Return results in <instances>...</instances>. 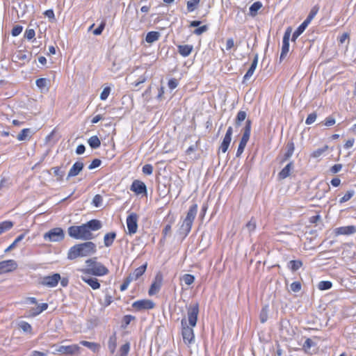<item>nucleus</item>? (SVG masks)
I'll return each instance as SVG.
<instances>
[{"label":"nucleus","instance_id":"f257e3e1","mask_svg":"<svg viewBox=\"0 0 356 356\" xmlns=\"http://www.w3.org/2000/svg\"><path fill=\"white\" fill-rule=\"evenodd\" d=\"M102 227L100 220L92 219L81 225L70 226L67 229L69 236L75 239L91 240L94 238L92 232L97 231Z\"/></svg>","mask_w":356,"mask_h":356},{"label":"nucleus","instance_id":"f03ea898","mask_svg":"<svg viewBox=\"0 0 356 356\" xmlns=\"http://www.w3.org/2000/svg\"><path fill=\"white\" fill-rule=\"evenodd\" d=\"M199 314V304L197 302L190 305L187 308V316L189 326L186 323V319L182 318L181 323V334L184 342L186 344H191L195 340V334L193 327L196 325L197 317Z\"/></svg>","mask_w":356,"mask_h":356},{"label":"nucleus","instance_id":"7ed1b4c3","mask_svg":"<svg viewBox=\"0 0 356 356\" xmlns=\"http://www.w3.org/2000/svg\"><path fill=\"white\" fill-rule=\"evenodd\" d=\"M97 252V246L92 241L75 244L67 252V259L74 260L78 257L90 256Z\"/></svg>","mask_w":356,"mask_h":356},{"label":"nucleus","instance_id":"20e7f679","mask_svg":"<svg viewBox=\"0 0 356 356\" xmlns=\"http://www.w3.org/2000/svg\"><path fill=\"white\" fill-rule=\"evenodd\" d=\"M86 268H81L77 270L85 275L103 277L109 273L108 268L102 263L97 261V257L86 260Z\"/></svg>","mask_w":356,"mask_h":356},{"label":"nucleus","instance_id":"39448f33","mask_svg":"<svg viewBox=\"0 0 356 356\" xmlns=\"http://www.w3.org/2000/svg\"><path fill=\"white\" fill-rule=\"evenodd\" d=\"M197 212V204H194L191 205L186 213V216L184 218L181 225L179 228L180 234L184 237L187 236L191 232L193 223L196 217Z\"/></svg>","mask_w":356,"mask_h":356},{"label":"nucleus","instance_id":"423d86ee","mask_svg":"<svg viewBox=\"0 0 356 356\" xmlns=\"http://www.w3.org/2000/svg\"><path fill=\"white\" fill-rule=\"evenodd\" d=\"M64 238V231L60 227L53 228L44 234V239L50 242L61 241Z\"/></svg>","mask_w":356,"mask_h":356},{"label":"nucleus","instance_id":"0eeeda50","mask_svg":"<svg viewBox=\"0 0 356 356\" xmlns=\"http://www.w3.org/2000/svg\"><path fill=\"white\" fill-rule=\"evenodd\" d=\"M233 134V128L232 127H229L226 131V133L222 138V141L220 144L218 148V154L221 152L222 153H225L229 149V147L232 142V136Z\"/></svg>","mask_w":356,"mask_h":356},{"label":"nucleus","instance_id":"6e6552de","mask_svg":"<svg viewBox=\"0 0 356 356\" xmlns=\"http://www.w3.org/2000/svg\"><path fill=\"white\" fill-rule=\"evenodd\" d=\"M138 219V216L136 213H131L127 217L126 222L129 234L132 235L137 232Z\"/></svg>","mask_w":356,"mask_h":356},{"label":"nucleus","instance_id":"1a4fd4ad","mask_svg":"<svg viewBox=\"0 0 356 356\" xmlns=\"http://www.w3.org/2000/svg\"><path fill=\"white\" fill-rule=\"evenodd\" d=\"M17 267V263L13 259L0 261V275L13 272Z\"/></svg>","mask_w":356,"mask_h":356},{"label":"nucleus","instance_id":"9d476101","mask_svg":"<svg viewBox=\"0 0 356 356\" xmlns=\"http://www.w3.org/2000/svg\"><path fill=\"white\" fill-rule=\"evenodd\" d=\"M163 275L160 272L156 273L154 280L149 289V296H152L156 294L160 291L163 284Z\"/></svg>","mask_w":356,"mask_h":356},{"label":"nucleus","instance_id":"9b49d317","mask_svg":"<svg viewBox=\"0 0 356 356\" xmlns=\"http://www.w3.org/2000/svg\"><path fill=\"white\" fill-rule=\"evenodd\" d=\"M154 302L148 299L138 300L132 303V307L136 311H141L143 309H152L154 308Z\"/></svg>","mask_w":356,"mask_h":356},{"label":"nucleus","instance_id":"f8f14e48","mask_svg":"<svg viewBox=\"0 0 356 356\" xmlns=\"http://www.w3.org/2000/svg\"><path fill=\"white\" fill-rule=\"evenodd\" d=\"M291 31V29L290 27H289L286 30V31L284 34L283 39H282V51H281L280 57V60L285 58L287 54L289 53Z\"/></svg>","mask_w":356,"mask_h":356},{"label":"nucleus","instance_id":"ddd939ff","mask_svg":"<svg viewBox=\"0 0 356 356\" xmlns=\"http://www.w3.org/2000/svg\"><path fill=\"white\" fill-rule=\"evenodd\" d=\"M56 352L66 355H77L80 352V347L77 344L60 346L56 349Z\"/></svg>","mask_w":356,"mask_h":356},{"label":"nucleus","instance_id":"4468645a","mask_svg":"<svg viewBox=\"0 0 356 356\" xmlns=\"http://www.w3.org/2000/svg\"><path fill=\"white\" fill-rule=\"evenodd\" d=\"M60 280V275L58 273H54L51 275L45 276L42 278L41 284L47 287H55L58 285Z\"/></svg>","mask_w":356,"mask_h":356},{"label":"nucleus","instance_id":"2eb2a0df","mask_svg":"<svg viewBox=\"0 0 356 356\" xmlns=\"http://www.w3.org/2000/svg\"><path fill=\"white\" fill-rule=\"evenodd\" d=\"M130 190L136 195L147 194V187L144 182L138 179L134 180L131 186Z\"/></svg>","mask_w":356,"mask_h":356},{"label":"nucleus","instance_id":"dca6fc26","mask_svg":"<svg viewBox=\"0 0 356 356\" xmlns=\"http://www.w3.org/2000/svg\"><path fill=\"white\" fill-rule=\"evenodd\" d=\"M356 233V227L355 225H348L337 227L334 230V234L336 236L340 235H352Z\"/></svg>","mask_w":356,"mask_h":356},{"label":"nucleus","instance_id":"f3484780","mask_svg":"<svg viewBox=\"0 0 356 356\" xmlns=\"http://www.w3.org/2000/svg\"><path fill=\"white\" fill-rule=\"evenodd\" d=\"M81 278L83 282L86 283L88 286H90L93 290H97L100 288L101 284L99 282V280L94 277H91L90 275H85L82 274Z\"/></svg>","mask_w":356,"mask_h":356},{"label":"nucleus","instance_id":"a211bd4d","mask_svg":"<svg viewBox=\"0 0 356 356\" xmlns=\"http://www.w3.org/2000/svg\"><path fill=\"white\" fill-rule=\"evenodd\" d=\"M147 263L143 264L136 268L133 273H130L127 277L133 282L138 280L146 271Z\"/></svg>","mask_w":356,"mask_h":356},{"label":"nucleus","instance_id":"6ab92c4d","mask_svg":"<svg viewBox=\"0 0 356 356\" xmlns=\"http://www.w3.org/2000/svg\"><path fill=\"white\" fill-rule=\"evenodd\" d=\"M84 167V164L81 161L75 162L70 169L67 174V179L78 175Z\"/></svg>","mask_w":356,"mask_h":356},{"label":"nucleus","instance_id":"aec40b11","mask_svg":"<svg viewBox=\"0 0 356 356\" xmlns=\"http://www.w3.org/2000/svg\"><path fill=\"white\" fill-rule=\"evenodd\" d=\"M251 124L252 122L250 120H248L245 122V126L243 129V136L241 138L240 143L247 145L250 137V133H251Z\"/></svg>","mask_w":356,"mask_h":356},{"label":"nucleus","instance_id":"412c9836","mask_svg":"<svg viewBox=\"0 0 356 356\" xmlns=\"http://www.w3.org/2000/svg\"><path fill=\"white\" fill-rule=\"evenodd\" d=\"M179 54L183 57L188 56L193 50V46L191 44H179L177 46Z\"/></svg>","mask_w":356,"mask_h":356},{"label":"nucleus","instance_id":"4be33fe9","mask_svg":"<svg viewBox=\"0 0 356 356\" xmlns=\"http://www.w3.org/2000/svg\"><path fill=\"white\" fill-rule=\"evenodd\" d=\"M48 308V304L47 303H42L40 305H38L36 308H32L29 310V317H34L40 314H41L42 312L45 311Z\"/></svg>","mask_w":356,"mask_h":356},{"label":"nucleus","instance_id":"5701e85b","mask_svg":"<svg viewBox=\"0 0 356 356\" xmlns=\"http://www.w3.org/2000/svg\"><path fill=\"white\" fill-rule=\"evenodd\" d=\"M33 135V132L29 128L23 129L19 134L17 136V139L19 141H23L29 140L32 136Z\"/></svg>","mask_w":356,"mask_h":356},{"label":"nucleus","instance_id":"b1692460","mask_svg":"<svg viewBox=\"0 0 356 356\" xmlns=\"http://www.w3.org/2000/svg\"><path fill=\"white\" fill-rule=\"evenodd\" d=\"M117 234L115 232L106 233L104 236V244L106 247H110L115 240Z\"/></svg>","mask_w":356,"mask_h":356},{"label":"nucleus","instance_id":"393cba45","mask_svg":"<svg viewBox=\"0 0 356 356\" xmlns=\"http://www.w3.org/2000/svg\"><path fill=\"white\" fill-rule=\"evenodd\" d=\"M80 343L82 346H86V347L88 348L89 349H90L93 353L99 352L100 347H101L100 344L98 343L90 342V341H81Z\"/></svg>","mask_w":356,"mask_h":356},{"label":"nucleus","instance_id":"a878e982","mask_svg":"<svg viewBox=\"0 0 356 356\" xmlns=\"http://www.w3.org/2000/svg\"><path fill=\"white\" fill-rule=\"evenodd\" d=\"M161 37V34L158 31H149L147 33L145 37V41L147 43H153L157 41Z\"/></svg>","mask_w":356,"mask_h":356},{"label":"nucleus","instance_id":"bb28decb","mask_svg":"<svg viewBox=\"0 0 356 356\" xmlns=\"http://www.w3.org/2000/svg\"><path fill=\"white\" fill-rule=\"evenodd\" d=\"M293 168V163H289L278 174L279 178L284 179L290 175L291 170Z\"/></svg>","mask_w":356,"mask_h":356},{"label":"nucleus","instance_id":"cd10ccee","mask_svg":"<svg viewBox=\"0 0 356 356\" xmlns=\"http://www.w3.org/2000/svg\"><path fill=\"white\" fill-rule=\"evenodd\" d=\"M117 347V336L115 333H113L110 336L108 341V348L111 354H113Z\"/></svg>","mask_w":356,"mask_h":356},{"label":"nucleus","instance_id":"c85d7f7f","mask_svg":"<svg viewBox=\"0 0 356 356\" xmlns=\"http://www.w3.org/2000/svg\"><path fill=\"white\" fill-rule=\"evenodd\" d=\"M257 62H258V59H257V56H256L254 58V60H253V61H252L250 68L248 69V72L244 75V76H243V79L244 80H248V79H249L252 76V74H254V72L255 71V69L257 67Z\"/></svg>","mask_w":356,"mask_h":356},{"label":"nucleus","instance_id":"c756f323","mask_svg":"<svg viewBox=\"0 0 356 356\" xmlns=\"http://www.w3.org/2000/svg\"><path fill=\"white\" fill-rule=\"evenodd\" d=\"M287 150L284 154V159L282 160V163L289 159L293 154L295 149L294 143L293 141H290L287 143L286 145Z\"/></svg>","mask_w":356,"mask_h":356},{"label":"nucleus","instance_id":"7c9ffc66","mask_svg":"<svg viewBox=\"0 0 356 356\" xmlns=\"http://www.w3.org/2000/svg\"><path fill=\"white\" fill-rule=\"evenodd\" d=\"M308 24L307 22H303L293 32L292 35V41H296V40L301 35L305 29L307 27Z\"/></svg>","mask_w":356,"mask_h":356},{"label":"nucleus","instance_id":"2f4dec72","mask_svg":"<svg viewBox=\"0 0 356 356\" xmlns=\"http://www.w3.org/2000/svg\"><path fill=\"white\" fill-rule=\"evenodd\" d=\"M328 146L326 145L325 146H323V147L321 148H318L314 151H313L311 154H310V157L311 158H314V159H317V158H319L321 157L326 151H327L328 149Z\"/></svg>","mask_w":356,"mask_h":356},{"label":"nucleus","instance_id":"473e14b6","mask_svg":"<svg viewBox=\"0 0 356 356\" xmlns=\"http://www.w3.org/2000/svg\"><path fill=\"white\" fill-rule=\"evenodd\" d=\"M130 350V343L129 342H126L124 344L122 345L118 350V353L116 356H128V354Z\"/></svg>","mask_w":356,"mask_h":356},{"label":"nucleus","instance_id":"72a5a7b5","mask_svg":"<svg viewBox=\"0 0 356 356\" xmlns=\"http://www.w3.org/2000/svg\"><path fill=\"white\" fill-rule=\"evenodd\" d=\"M318 10H319L318 6L316 5V6H313L312 8L311 9L308 16L307 17V18L305 19V20L304 22H307V24L309 25L310 24V22H312V20L316 15Z\"/></svg>","mask_w":356,"mask_h":356},{"label":"nucleus","instance_id":"f704fd0d","mask_svg":"<svg viewBox=\"0 0 356 356\" xmlns=\"http://www.w3.org/2000/svg\"><path fill=\"white\" fill-rule=\"evenodd\" d=\"M13 227V222L10 220H6L0 222V235L6 231L10 230Z\"/></svg>","mask_w":356,"mask_h":356},{"label":"nucleus","instance_id":"c9c22d12","mask_svg":"<svg viewBox=\"0 0 356 356\" xmlns=\"http://www.w3.org/2000/svg\"><path fill=\"white\" fill-rule=\"evenodd\" d=\"M262 3L260 1L254 2L250 7V13L251 15L254 16L257 15L258 10L262 8Z\"/></svg>","mask_w":356,"mask_h":356},{"label":"nucleus","instance_id":"e433bc0d","mask_svg":"<svg viewBox=\"0 0 356 356\" xmlns=\"http://www.w3.org/2000/svg\"><path fill=\"white\" fill-rule=\"evenodd\" d=\"M89 145L93 148H98L101 145V141L97 136H93L88 139Z\"/></svg>","mask_w":356,"mask_h":356},{"label":"nucleus","instance_id":"4c0bfd02","mask_svg":"<svg viewBox=\"0 0 356 356\" xmlns=\"http://www.w3.org/2000/svg\"><path fill=\"white\" fill-rule=\"evenodd\" d=\"M25 237V234H22L20 235H19L15 239V241L5 250V252H8L10 250H12L13 249H14L17 243L19 242H20L22 239H24V238Z\"/></svg>","mask_w":356,"mask_h":356},{"label":"nucleus","instance_id":"58836bf2","mask_svg":"<svg viewBox=\"0 0 356 356\" xmlns=\"http://www.w3.org/2000/svg\"><path fill=\"white\" fill-rule=\"evenodd\" d=\"M302 264L300 260H291L289 262V268L292 271H296L302 266Z\"/></svg>","mask_w":356,"mask_h":356},{"label":"nucleus","instance_id":"ea45409f","mask_svg":"<svg viewBox=\"0 0 356 356\" xmlns=\"http://www.w3.org/2000/svg\"><path fill=\"white\" fill-rule=\"evenodd\" d=\"M332 283L330 281H321L318 284L319 290L324 291L331 289Z\"/></svg>","mask_w":356,"mask_h":356},{"label":"nucleus","instance_id":"a19ab883","mask_svg":"<svg viewBox=\"0 0 356 356\" xmlns=\"http://www.w3.org/2000/svg\"><path fill=\"white\" fill-rule=\"evenodd\" d=\"M247 113L244 111H239L236 117V124L240 125L241 122L245 120Z\"/></svg>","mask_w":356,"mask_h":356},{"label":"nucleus","instance_id":"79ce46f5","mask_svg":"<svg viewBox=\"0 0 356 356\" xmlns=\"http://www.w3.org/2000/svg\"><path fill=\"white\" fill-rule=\"evenodd\" d=\"M19 327L21 330H22L25 332L31 333L32 327L31 325L26 321H22L19 324Z\"/></svg>","mask_w":356,"mask_h":356},{"label":"nucleus","instance_id":"37998d69","mask_svg":"<svg viewBox=\"0 0 356 356\" xmlns=\"http://www.w3.org/2000/svg\"><path fill=\"white\" fill-rule=\"evenodd\" d=\"M200 1V0L188 1L187 2V10H188V12H193L196 8V7L199 4Z\"/></svg>","mask_w":356,"mask_h":356},{"label":"nucleus","instance_id":"c03bdc74","mask_svg":"<svg viewBox=\"0 0 356 356\" xmlns=\"http://www.w3.org/2000/svg\"><path fill=\"white\" fill-rule=\"evenodd\" d=\"M175 221V219L172 218L170 223L166 225L165 226V227L163 228V232H162V234H163V237L165 238H166V236H168V234L171 232V228H172V224Z\"/></svg>","mask_w":356,"mask_h":356},{"label":"nucleus","instance_id":"a18cd8bd","mask_svg":"<svg viewBox=\"0 0 356 356\" xmlns=\"http://www.w3.org/2000/svg\"><path fill=\"white\" fill-rule=\"evenodd\" d=\"M355 193L353 191H348L342 197L340 198L339 202L343 203L350 200L354 195Z\"/></svg>","mask_w":356,"mask_h":356},{"label":"nucleus","instance_id":"49530a36","mask_svg":"<svg viewBox=\"0 0 356 356\" xmlns=\"http://www.w3.org/2000/svg\"><path fill=\"white\" fill-rule=\"evenodd\" d=\"M183 280L186 285L192 284L195 281V277L191 274H185L183 276Z\"/></svg>","mask_w":356,"mask_h":356},{"label":"nucleus","instance_id":"de8ad7c7","mask_svg":"<svg viewBox=\"0 0 356 356\" xmlns=\"http://www.w3.org/2000/svg\"><path fill=\"white\" fill-rule=\"evenodd\" d=\"M110 93L111 88L108 86L105 87L100 94V99L103 101L106 100L108 97Z\"/></svg>","mask_w":356,"mask_h":356},{"label":"nucleus","instance_id":"09e8293b","mask_svg":"<svg viewBox=\"0 0 356 356\" xmlns=\"http://www.w3.org/2000/svg\"><path fill=\"white\" fill-rule=\"evenodd\" d=\"M153 166L151 164H145L143 166L142 172L144 175H150L153 172Z\"/></svg>","mask_w":356,"mask_h":356},{"label":"nucleus","instance_id":"8fccbe9b","mask_svg":"<svg viewBox=\"0 0 356 356\" xmlns=\"http://www.w3.org/2000/svg\"><path fill=\"white\" fill-rule=\"evenodd\" d=\"M316 118H317V115L315 112H313V113L309 114L305 120L306 124H308V125L312 124V123H314L316 121Z\"/></svg>","mask_w":356,"mask_h":356},{"label":"nucleus","instance_id":"3c124183","mask_svg":"<svg viewBox=\"0 0 356 356\" xmlns=\"http://www.w3.org/2000/svg\"><path fill=\"white\" fill-rule=\"evenodd\" d=\"M35 32L33 29H26L24 33V38L29 40H31L35 38Z\"/></svg>","mask_w":356,"mask_h":356},{"label":"nucleus","instance_id":"603ef678","mask_svg":"<svg viewBox=\"0 0 356 356\" xmlns=\"http://www.w3.org/2000/svg\"><path fill=\"white\" fill-rule=\"evenodd\" d=\"M22 30H23L22 26L16 25L13 28V29L11 31V34L13 36L16 37V36L19 35L22 32Z\"/></svg>","mask_w":356,"mask_h":356},{"label":"nucleus","instance_id":"864d4df0","mask_svg":"<svg viewBox=\"0 0 356 356\" xmlns=\"http://www.w3.org/2000/svg\"><path fill=\"white\" fill-rule=\"evenodd\" d=\"M55 176L58 177V180H62L63 177V172L61 170L60 167H54L52 168Z\"/></svg>","mask_w":356,"mask_h":356},{"label":"nucleus","instance_id":"5fc2aeb1","mask_svg":"<svg viewBox=\"0 0 356 356\" xmlns=\"http://www.w3.org/2000/svg\"><path fill=\"white\" fill-rule=\"evenodd\" d=\"M335 122V119L332 116H328L324 120L323 124L326 127H331L333 126Z\"/></svg>","mask_w":356,"mask_h":356},{"label":"nucleus","instance_id":"6e6d98bb","mask_svg":"<svg viewBox=\"0 0 356 356\" xmlns=\"http://www.w3.org/2000/svg\"><path fill=\"white\" fill-rule=\"evenodd\" d=\"M35 83L39 88H43L47 86V80L45 78H40L36 80Z\"/></svg>","mask_w":356,"mask_h":356},{"label":"nucleus","instance_id":"4d7b16f0","mask_svg":"<svg viewBox=\"0 0 356 356\" xmlns=\"http://www.w3.org/2000/svg\"><path fill=\"white\" fill-rule=\"evenodd\" d=\"M291 289L293 292H298L301 290L302 285L300 282H293L291 284Z\"/></svg>","mask_w":356,"mask_h":356},{"label":"nucleus","instance_id":"13d9d810","mask_svg":"<svg viewBox=\"0 0 356 356\" xmlns=\"http://www.w3.org/2000/svg\"><path fill=\"white\" fill-rule=\"evenodd\" d=\"M101 163H102V161L100 159H95L92 160V161L89 165L88 169L89 170H92V169H95L96 168H98L99 166H100Z\"/></svg>","mask_w":356,"mask_h":356},{"label":"nucleus","instance_id":"bf43d9fd","mask_svg":"<svg viewBox=\"0 0 356 356\" xmlns=\"http://www.w3.org/2000/svg\"><path fill=\"white\" fill-rule=\"evenodd\" d=\"M246 227L248 228L250 232H252L256 229V222L253 218H252L249 222L246 224Z\"/></svg>","mask_w":356,"mask_h":356},{"label":"nucleus","instance_id":"052dcab7","mask_svg":"<svg viewBox=\"0 0 356 356\" xmlns=\"http://www.w3.org/2000/svg\"><path fill=\"white\" fill-rule=\"evenodd\" d=\"M131 282L132 281L128 277H125L123 281V283L120 286V291H125L128 288L129 285Z\"/></svg>","mask_w":356,"mask_h":356},{"label":"nucleus","instance_id":"680f3d73","mask_svg":"<svg viewBox=\"0 0 356 356\" xmlns=\"http://www.w3.org/2000/svg\"><path fill=\"white\" fill-rule=\"evenodd\" d=\"M102 202V197L100 195H96L94 196L93 199H92V204L98 207L101 205Z\"/></svg>","mask_w":356,"mask_h":356},{"label":"nucleus","instance_id":"e2e57ef3","mask_svg":"<svg viewBox=\"0 0 356 356\" xmlns=\"http://www.w3.org/2000/svg\"><path fill=\"white\" fill-rule=\"evenodd\" d=\"M178 83V81L176 79L172 78L168 81V85L170 89L173 90L177 87Z\"/></svg>","mask_w":356,"mask_h":356},{"label":"nucleus","instance_id":"0e129e2a","mask_svg":"<svg viewBox=\"0 0 356 356\" xmlns=\"http://www.w3.org/2000/svg\"><path fill=\"white\" fill-rule=\"evenodd\" d=\"M349 38L350 34L348 33H343V34L338 37V41L339 44H343L346 40L349 41Z\"/></svg>","mask_w":356,"mask_h":356},{"label":"nucleus","instance_id":"69168bd1","mask_svg":"<svg viewBox=\"0 0 356 356\" xmlns=\"http://www.w3.org/2000/svg\"><path fill=\"white\" fill-rule=\"evenodd\" d=\"M207 30V26L206 25L202 26L194 31V33L195 35H201L204 32H205Z\"/></svg>","mask_w":356,"mask_h":356},{"label":"nucleus","instance_id":"338daca9","mask_svg":"<svg viewBox=\"0 0 356 356\" xmlns=\"http://www.w3.org/2000/svg\"><path fill=\"white\" fill-rule=\"evenodd\" d=\"M342 168L341 164H334L333 166L331 167L330 171L332 173L335 174L339 172Z\"/></svg>","mask_w":356,"mask_h":356},{"label":"nucleus","instance_id":"774afa93","mask_svg":"<svg viewBox=\"0 0 356 356\" xmlns=\"http://www.w3.org/2000/svg\"><path fill=\"white\" fill-rule=\"evenodd\" d=\"M134 319L135 317L131 315H125L123 317V323H124L125 325H128Z\"/></svg>","mask_w":356,"mask_h":356}]
</instances>
